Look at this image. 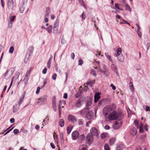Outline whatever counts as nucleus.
I'll list each match as a JSON object with an SVG mask.
<instances>
[{"mask_svg": "<svg viewBox=\"0 0 150 150\" xmlns=\"http://www.w3.org/2000/svg\"><path fill=\"white\" fill-rule=\"evenodd\" d=\"M97 63L98 64V67H99V71L102 72L106 76H108L110 74V73L108 68L106 65L104 64H102V66L103 67V69H101L100 65V63L99 62H97Z\"/></svg>", "mask_w": 150, "mask_h": 150, "instance_id": "obj_2", "label": "nucleus"}, {"mask_svg": "<svg viewBox=\"0 0 150 150\" xmlns=\"http://www.w3.org/2000/svg\"><path fill=\"white\" fill-rule=\"evenodd\" d=\"M79 150H88L87 146L86 145H81L80 147Z\"/></svg>", "mask_w": 150, "mask_h": 150, "instance_id": "obj_18", "label": "nucleus"}, {"mask_svg": "<svg viewBox=\"0 0 150 150\" xmlns=\"http://www.w3.org/2000/svg\"><path fill=\"white\" fill-rule=\"evenodd\" d=\"M129 87L131 91H134V88L133 83L132 82H130L129 83Z\"/></svg>", "mask_w": 150, "mask_h": 150, "instance_id": "obj_28", "label": "nucleus"}, {"mask_svg": "<svg viewBox=\"0 0 150 150\" xmlns=\"http://www.w3.org/2000/svg\"><path fill=\"white\" fill-rule=\"evenodd\" d=\"M12 24H13V22H9L8 23V27L10 29L11 28L12 26Z\"/></svg>", "mask_w": 150, "mask_h": 150, "instance_id": "obj_48", "label": "nucleus"}, {"mask_svg": "<svg viewBox=\"0 0 150 150\" xmlns=\"http://www.w3.org/2000/svg\"><path fill=\"white\" fill-rule=\"evenodd\" d=\"M92 141H87L86 144L87 146L90 145L92 143Z\"/></svg>", "mask_w": 150, "mask_h": 150, "instance_id": "obj_58", "label": "nucleus"}, {"mask_svg": "<svg viewBox=\"0 0 150 150\" xmlns=\"http://www.w3.org/2000/svg\"><path fill=\"white\" fill-rule=\"evenodd\" d=\"M86 84L87 86H89L90 85L91 86L93 84L92 83V81H91L86 82Z\"/></svg>", "mask_w": 150, "mask_h": 150, "instance_id": "obj_51", "label": "nucleus"}, {"mask_svg": "<svg viewBox=\"0 0 150 150\" xmlns=\"http://www.w3.org/2000/svg\"><path fill=\"white\" fill-rule=\"evenodd\" d=\"M119 4L117 3H116L115 5V7L118 10H122V9H120V8L119 7V6H118Z\"/></svg>", "mask_w": 150, "mask_h": 150, "instance_id": "obj_59", "label": "nucleus"}, {"mask_svg": "<svg viewBox=\"0 0 150 150\" xmlns=\"http://www.w3.org/2000/svg\"><path fill=\"white\" fill-rule=\"evenodd\" d=\"M110 128V127L108 125H106L105 127V129H109Z\"/></svg>", "mask_w": 150, "mask_h": 150, "instance_id": "obj_64", "label": "nucleus"}, {"mask_svg": "<svg viewBox=\"0 0 150 150\" xmlns=\"http://www.w3.org/2000/svg\"><path fill=\"white\" fill-rule=\"evenodd\" d=\"M12 73L9 72V71L7 70L6 72L4 74V76L6 79H8L11 76Z\"/></svg>", "mask_w": 150, "mask_h": 150, "instance_id": "obj_11", "label": "nucleus"}, {"mask_svg": "<svg viewBox=\"0 0 150 150\" xmlns=\"http://www.w3.org/2000/svg\"><path fill=\"white\" fill-rule=\"evenodd\" d=\"M14 50V47L13 46L11 47H10L9 50V52L11 53H12L13 52Z\"/></svg>", "mask_w": 150, "mask_h": 150, "instance_id": "obj_39", "label": "nucleus"}, {"mask_svg": "<svg viewBox=\"0 0 150 150\" xmlns=\"http://www.w3.org/2000/svg\"><path fill=\"white\" fill-rule=\"evenodd\" d=\"M112 110L113 109L111 107L107 106L104 108L103 110V113L105 116H107Z\"/></svg>", "mask_w": 150, "mask_h": 150, "instance_id": "obj_5", "label": "nucleus"}, {"mask_svg": "<svg viewBox=\"0 0 150 150\" xmlns=\"http://www.w3.org/2000/svg\"><path fill=\"white\" fill-rule=\"evenodd\" d=\"M78 123L79 125H82L83 124V120L82 119H80L78 120Z\"/></svg>", "mask_w": 150, "mask_h": 150, "instance_id": "obj_43", "label": "nucleus"}, {"mask_svg": "<svg viewBox=\"0 0 150 150\" xmlns=\"http://www.w3.org/2000/svg\"><path fill=\"white\" fill-rule=\"evenodd\" d=\"M117 54L116 56H118L120 55H122L121 53L122 52V50L121 48H118L116 50Z\"/></svg>", "mask_w": 150, "mask_h": 150, "instance_id": "obj_20", "label": "nucleus"}, {"mask_svg": "<svg viewBox=\"0 0 150 150\" xmlns=\"http://www.w3.org/2000/svg\"><path fill=\"white\" fill-rule=\"evenodd\" d=\"M122 122L121 119H119V122L115 121L112 125L113 127L115 129H117L119 128L122 125Z\"/></svg>", "mask_w": 150, "mask_h": 150, "instance_id": "obj_3", "label": "nucleus"}, {"mask_svg": "<svg viewBox=\"0 0 150 150\" xmlns=\"http://www.w3.org/2000/svg\"><path fill=\"white\" fill-rule=\"evenodd\" d=\"M15 17L16 16H12L11 17L10 16L9 18V19L10 21H11V22H13L14 20Z\"/></svg>", "mask_w": 150, "mask_h": 150, "instance_id": "obj_37", "label": "nucleus"}, {"mask_svg": "<svg viewBox=\"0 0 150 150\" xmlns=\"http://www.w3.org/2000/svg\"><path fill=\"white\" fill-rule=\"evenodd\" d=\"M51 12L50 8L49 7L46 8V13L45 17H48L50 13Z\"/></svg>", "mask_w": 150, "mask_h": 150, "instance_id": "obj_24", "label": "nucleus"}, {"mask_svg": "<svg viewBox=\"0 0 150 150\" xmlns=\"http://www.w3.org/2000/svg\"><path fill=\"white\" fill-rule=\"evenodd\" d=\"M64 120L62 119H60L59 124L61 127H62L64 126Z\"/></svg>", "mask_w": 150, "mask_h": 150, "instance_id": "obj_30", "label": "nucleus"}, {"mask_svg": "<svg viewBox=\"0 0 150 150\" xmlns=\"http://www.w3.org/2000/svg\"><path fill=\"white\" fill-rule=\"evenodd\" d=\"M83 64V60L81 59H79V65H81Z\"/></svg>", "mask_w": 150, "mask_h": 150, "instance_id": "obj_57", "label": "nucleus"}, {"mask_svg": "<svg viewBox=\"0 0 150 150\" xmlns=\"http://www.w3.org/2000/svg\"><path fill=\"white\" fill-rule=\"evenodd\" d=\"M111 67L112 69L116 73H118L117 71V67L114 64H112L111 65Z\"/></svg>", "mask_w": 150, "mask_h": 150, "instance_id": "obj_16", "label": "nucleus"}, {"mask_svg": "<svg viewBox=\"0 0 150 150\" xmlns=\"http://www.w3.org/2000/svg\"><path fill=\"white\" fill-rule=\"evenodd\" d=\"M52 107L54 111L56 112L57 110V108L56 103H52Z\"/></svg>", "mask_w": 150, "mask_h": 150, "instance_id": "obj_32", "label": "nucleus"}, {"mask_svg": "<svg viewBox=\"0 0 150 150\" xmlns=\"http://www.w3.org/2000/svg\"><path fill=\"white\" fill-rule=\"evenodd\" d=\"M124 116L123 114L121 112L118 113L117 111H113L108 116V119L110 120H116L119 118H122Z\"/></svg>", "mask_w": 150, "mask_h": 150, "instance_id": "obj_1", "label": "nucleus"}, {"mask_svg": "<svg viewBox=\"0 0 150 150\" xmlns=\"http://www.w3.org/2000/svg\"><path fill=\"white\" fill-rule=\"evenodd\" d=\"M140 29H138L137 31V33L138 34V35L139 36V37H141V36H142V35H141V32H140L139 30Z\"/></svg>", "mask_w": 150, "mask_h": 150, "instance_id": "obj_53", "label": "nucleus"}, {"mask_svg": "<svg viewBox=\"0 0 150 150\" xmlns=\"http://www.w3.org/2000/svg\"><path fill=\"white\" fill-rule=\"evenodd\" d=\"M93 112L92 111H90L86 115V118L88 120L91 119L93 117Z\"/></svg>", "mask_w": 150, "mask_h": 150, "instance_id": "obj_13", "label": "nucleus"}, {"mask_svg": "<svg viewBox=\"0 0 150 150\" xmlns=\"http://www.w3.org/2000/svg\"><path fill=\"white\" fill-rule=\"evenodd\" d=\"M58 28L56 27H54L53 28V32L54 33L56 34L57 32Z\"/></svg>", "mask_w": 150, "mask_h": 150, "instance_id": "obj_36", "label": "nucleus"}, {"mask_svg": "<svg viewBox=\"0 0 150 150\" xmlns=\"http://www.w3.org/2000/svg\"><path fill=\"white\" fill-rule=\"evenodd\" d=\"M57 135L56 134L55 132H54V134H53L54 138L55 141H57Z\"/></svg>", "mask_w": 150, "mask_h": 150, "instance_id": "obj_54", "label": "nucleus"}, {"mask_svg": "<svg viewBox=\"0 0 150 150\" xmlns=\"http://www.w3.org/2000/svg\"><path fill=\"white\" fill-rule=\"evenodd\" d=\"M120 62H123L124 60V57L122 55H121L118 56H116Z\"/></svg>", "mask_w": 150, "mask_h": 150, "instance_id": "obj_19", "label": "nucleus"}, {"mask_svg": "<svg viewBox=\"0 0 150 150\" xmlns=\"http://www.w3.org/2000/svg\"><path fill=\"white\" fill-rule=\"evenodd\" d=\"M139 132L141 133L143 132V128H142V127L141 126H139Z\"/></svg>", "mask_w": 150, "mask_h": 150, "instance_id": "obj_62", "label": "nucleus"}, {"mask_svg": "<svg viewBox=\"0 0 150 150\" xmlns=\"http://www.w3.org/2000/svg\"><path fill=\"white\" fill-rule=\"evenodd\" d=\"M47 69L46 67H45L42 70V73L43 74H45L46 73Z\"/></svg>", "mask_w": 150, "mask_h": 150, "instance_id": "obj_55", "label": "nucleus"}, {"mask_svg": "<svg viewBox=\"0 0 150 150\" xmlns=\"http://www.w3.org/2000/svg\"><path fill=\"white\" fill-rule=\"evenodd\" d=\"M59 21L58 19H57L54 23V27L58 28L59 25Z\"/></svg>", "mask_w": 150, "mask_h": 150, "instance_id": "obj_26", "label": "nucleus"}, {"mask_svg": "<svg viewBox=\"0 0 150 150\" xmlns=\"http://www.w3.org/2000/svg\"><path fill=\"white\" fill-rule=\"evenodd\" d=\"M105 150H110V149L109 147L108 144H106L104 146Z\"/></svg>", "mask_w": 150, "mask_h": 150, "instance_id": "obj_35", "label": "nucleus"}, {"mask_svg": "<svg viewBox=\"0 0 150 150\" xmlns=\"http://www.w3.org/2000/svg\"><path fill=\"white\" fill-rule=\"evenodd\" d=\"M47 83V81L46 80H44L43 83V85L42 86V88L46 85V84Z\"/></svg>", "mask_w": 150, "mask_h": 150, "instance_id": "obj_63", "label": "nucleus"}, {"mask_svg": "<svg viewBox=\"0 0 150 150\" xmlns=\"http://www.w3.org/2000/svg\"><path fill=\"white\" fill-rule=\"evenodd\" d=\"M93 135L91 134V133H88L86 137V141H93Z\"/></svg>", "mask_w": 150, "mask_h": 150, "instance_id": "obj_12", "label": "nucleus"}, {"mask_svg": "<svg viewBox=\"0 0 150 150\" xmlns=\"http://www.w3.org/2000/svg\"><path fill=\"white\" fill-rule=\"evenodd\" d=\"M110 86L112 87V90H115L116 89L115 86L112 83L110 84Z\"/></svg>", "mask_w": 150, "mask_h": 150, "instance_id": "obj_60", "label": "nucleus"}, {"mask_svg": "<svg viewBox=\"0 0 150 150\" xmlns=\"http://www.w3.org/2000/svg\"><path fill=\"white\" fill-rule=\"evenodd\" d=\"M28 77H24V79L23 80L25 83V84H27L28 82Z\"/></svg>", "mask_w": 150, "mask_h": 150, "instance_id": "obj_45", "label": "nucleus"}, {"mask_svg": "<svg viewBox=\"0 0 150 150\" xmlns=\"http://www.w3.org/2000/svg\"><path fill=\"white\" fill-rule=\"evenodd\" d=\"M125 9H126V10H127V11H131V8H130V7L128 4L126 5V8H125Z\"/></svg>", "mask_w": 150, "mask_h": 150, "instance_id": "obj_46", "label": "nucleus"}, {"mask_svg": "<svg viewBox=\"0 0 150 150\" xmlns=\"http://www.w3.org/2000/svg\"><path fill=\"white\" fill-rule=\"evenodd\" d=\"M66 101L64 100H59V105L58 106H60V107H62V103H63L64 104V105L66 103Z\"/></svg>", "mask_w": 150, "mask_h": 150, "instance_id": "obj_34", "label": "nucleus"}, {"mask_svg": "<svg viewBox=\"0 0 150 150\" xmlns=\"http://www.w3.org/2000/svg\"><path fill=\"white\" fill-rule=\"evenodd\" d=\"M90 133H91L93 135H96L97 137H98V131L96 128L93 127L91 128L90 131Z\"/></svg>", "mask_w": 150, "mask_h": 150, "instance_id": "obj_7", "label": "nucleus"}, {"mask_svg": "<svg viewBox=\"0 0 150 150\" xmlns=\"http://www.w3.org/2000/svg\"><path fill=\"white\" fill-rule=\"evenodd\" d=\"M57 76V75L56 73L54 74L52 76V79L55 80L56 79V78Z\"/></svg>", "mask_w": 150, "mask_h": 150, "instance_id": "obj_52", "label": "nucleus"}, {"mask_svg": "<svg viewBox=\"0 0 150 150\" xmlns=\"http://www.w3.org/2000/svg\"><path fill=\"white\" fill-rule=\"evenodd\" d=\"M107 135V133H103L101 134L100 137L101 139H103L106 137Z\"/></svg>", "mask_w": 150, "mask_h": 150, "instance_id": "obj_27", "label": "nucleus"}, {"mask_svg": "<svg viewBox=\"0 0 150 150\" xmlns=\"http://www.w3.org/2000/svg\"><path fill=\"white\" fill-rule=\"evenodd\" d=\"M105 99H103L101 100H100L98 103V106L100 107L101 105H104L105 104Z\"/></svg>", "mask_w": 150, "mask_h": 150, "instance_id": "obj_22", "label": "nucleus"}, {"mask_svg": "<svg viewBox=\"0 0 150 150\" xmlns=\"http://www.w3.org/2000/svg\"><path fill=\"white\" fill-rule=\"evenodd\" d=\"M56 97L55 96H53L52 98V103H56Z\"/></svg>", "mask_w": 150, "mask_h": 150, "instance_id": "obj_42", "label": "nucleus"}, {"mask_svg": "<svg viewBox=\"0 0 150 150\" xmlns=\"http://www.w3.org/2000/svg\"><path fill=\"white\" fill-rule=\"evenodd\" d=\"M34 50V47L33 46H31L28 49V50L30 52V53L28 55L29 56L30 55V54L31 53H32L33 51Z\"/></svg>", "mask_w": 150, "mask_h": 150, "instance_id": "obj_29", "label": "nucleus"}, {"mask_svg": "<svg viewBox=\"0 0 150 150\" xmlns=\"http://www.w3.org/2000/svg\"><path fill=\"white\" fill-rule=\"evenodd\" d=\"M40 88L39 87H38L37 88V90L36 91V94H38L39 92L40 91Z\"/></svg>", "mask_w": 150, "mask_h": 150, "instance_id": "obj_56", "label": "nucleus"}, {"mask_svg": "<svg viewBox=\"0 0 150 150\" xmlns=\"http://www.w3.org/2000/svg\"><path fill=\"white\" fill-rule=\"evenodd\" d=\"M11 126L7 128L5 131L4 132H6L4 134V135H5L6 134H7L9 132H10L11 131L12 129H13L14 127H13L11 128L10 129L11 127Z\"/></svg>", "mask_w": 150, "mask_h": 150, "instance_id": "obj_23", "label": "nucleus"}, {"mask_svg": "<svg viewBox=\"0 0 150 150\" xmlns=\"http://www.w3.org/2000/svg\"><path fill=\"white\" fill-rule=\"evenodd\" d=\"M116 107V105L115 104H113L112 105V107H111L113 109V110L115 109Z\"/></svg>", "mask_w": 150, "mask_h": 150, "instance_id": "obj_61", "label": "nucleus"}, {"mask_svg": "<svg viewBox=\"0 0 150 150\" xmlns=\"http://www.w3.org/2000/svg\"><path fill=\"white\" fill-rule=\"evenodd\" d=\"M81 92L80 91H79V92H77L75 94V97L76 98H78L81 95Z\"/></svg>", "mask_w": 150, "mask_h": 150, "instance_id": "obj_38", "label": "nucleus"}, {"mask_svg": "<svg viewBox=\"0 0 150 150\" xmlns=\"http://www.w3.org/2000/svg\"><path fill=\"white\" fill-rule=\"evenodd\" d=\"M13 132L15 134L18 133L19 132V130L17 129H15L13 130Z\"/></svg>", "mask_w": 150, "mask_h": 150, "instance_id": "obj_50", "label": "nucleus"}, {"mask_svg": "<svg viewBox=\"0 0 150 150\" xmlns=\"http://www.w3.org/2000/svg\"><path fill=\"white\" fill-rule=\"evenodd\" d=\"M47 96L46 95L41 96L40 98L38 99L37 103L39 105H42L47 101Z\"/></svg>", "mask_w": 150, "mask_h": 150, "instance_id": "obj_4", "label": "nucleus"}, {"mask_svg": "<svg viewBox=\"0 0 150 150\" xmlns=\"http://www.w3.org/2000/svg\"><path fill=\"white\" fill-rule=\"evenodd\" d=\"M72 128L71 127V126H68L67 128V132L68 134H69L70 133L71 131V130Z\"/></svg>", "mask_w": 150, "mask_h": 150, "instance_id": "obj_33", "label": "nucleus"}, {"mask_svg": "<svg viewBox=\"0 0 150 150\" xmlns=\"http://www.w3.org/2000/svg\"><path fill=\"white\" fill-rule=\"evenodd\" d=\"M85 137L83 134H81L79 136V138L81 140H83L85 139Z\"/></svg>", "mask_w": 150, "mask_h": 150, "instance_id": "obj_44", "label": "nucleus"}, {"mask_svg": "<svg viewBox=\"0 0 150 150\" xmlns=\"http://www.w3.org/2000/svg\"><path fill=\"white\" fill-rule=\"evenodd\" d=\"M91 104V99L90 100H89V102H88L86 104V106L87 107H89L90 106Z\"/></svg>", "mask_w": 150, "mask_h": 150, "instance_id": "obj_47", "label": "nucleus"}, {"mask_svg": "<svg viewBox=\"0 0 150 150\" xmlns=\"http://www.w3.org/2000/svg\"><path fill=\"white\" fill-rule=\"evenodd\" d=\"M100 93L99 92L96 93L94 96V101L95 103H97L100 98Z\"/></svg>", "mask_w": 150, "mask_h": 150, "instance_id": "obj_8", "label": "nucleus"}, {"mask_svg": "<svg viewBox=\"0 0 150 150\" xmlns=\"http://www.w3.org/2000/svg\"><path fill=\"white\" fill-rule=\"evenodd\" d=\"M30 71H31L30 69V70H29L27 72L26 74L25 75V77H28V76H30Z\"/></svg>", "mask_w": 150, "mask_h": 150, "instance_id": "obj_49", "label": "nucleus"}, {"mask_svg": "<svg viewBox=\"0 0 150 150\" xmlns=\"http://www.w3.org/2000/svg\"><path fill=\"white\" fill-rule=\"evenodd\" d=\"M91 74L94 76H96L97 75L96 71L94 70H92L91 72Z\"/></svg>", "mask_w": 150, "mask_h": 150, "instance_id": "obj_41", "label": "nucleus"}, {"mask_svg": "<svg viewBox=\"0 0 150 150\" xmlns=\"http://www.w3.org/2000/svg\"><path fill=\"white\" fill-rule=\"evenodd\" d=\"M52 58V55H51V57L48 60L47 64V67L48 68H50V67L51 66V61Z\"/></svg>", "mask_w": 150, "mask_h": 150, "instance_id": "obj_21", "label": "nucleus"}, {"mask_svg": "<svg viewBox=\"0 0 150 150\" xmlns=\"http://www.w3.org/2000/svg\"><path fill=\"white\" fill-rule=\"evenodd\" d=\"M125 146L122 144H117L116 150H121L125 147Z\"/></svg>", "mask_w": 150, "mask_h": 150, "instance_id": "obj_15", "label": "nucleus"}, {"mask_svg": "<svg viewBox=\"0 0 150 150\" xmlns=\"http://www.w3.org/2000/svg\"><path fill=\"white\" fill-rule=\"evenodd\" d=\"M13 0H8V8L12 9L13 7Z\"/></svg>", "mask_w": 150, "mask_h": 150, "instance_id": "obj_10", "label": "nucleus"}, {"mask_svg": "<svg viewBox=\"0 0 150 150\" xmlns=\"http://www.w3.org/2000/svg\"><path fill=\"white\" fill-rule=\"evenodd\" d=\"M81 100L80 99L78 100L76 104V106L78 108H80L81 106Z\"/></svg>", "mask_w": 150, "mask_h": 150, "instance_id": "obj_17", "label": "nucleus"}, {"mask_svg": "<svg viewBox=\"0 0 150 150\" xmlns=\"http://www.w3.org/2000/svg\"><path fill=\"white\" fill-rule=\"evenodd\" d=\"M22 4L20 8V12L21 13H22L23 12L26 4H25L23 1L22 2Z\"/></svg>", "mask_w": 150, "mask_h": 150, "instance_id": "obj_9", "label": "nucleus"}, {"mask_svg": "<svg viewBox=\"0 0 150 150\" xmlns=\"http://www.w3.org/2000/svg\"><path fill=\"white\" fill-rule=\"evenodd\" d=\"M145 107V109L146 111H150V108L147 105L144 106Z\"/></svg>", "mask_w": 150, "mask_h": 150, "instance_id": "obj_40", "label": "nucleus"}, {"mask_svg": "<svg viewBox=\"0 0 150 150\" xmlns=\"http://www.w3.org/2000/svg\"><path fill=\"white\" fill-rule=\"evenodd\" d=\"M68 119L69 120H71L73 122H74L76 121V117L72 115H69L68 117Z\"/></svg>", "mask_w": 150, "mask_h": 150, "instance_id": "obj_14", "label": "nucleus"}, {"mask_svg": "<svg viewBox=\"0 0 150 150\" xmlns=\"http://www.w3.org/2000/svg\"><path fill=\"white\" fill-rule=\"evenodd\" d=\"M79 134L78 132L75 131L72 133L71 136L72 139L74 140H76L79 137Z\"/></svg>", "mask_w": 150, "mask_h": 150, "instance_id": "obj_6", "label": "nucleus"}, {"mask_svg": "<svg viewBox=\"0 0 150 150\" xmlns=\"http://www.w3.org/2000/svg\"><path fill=\"white\" fill-rule=\"evenodd\" d=\"M105 54L107 58L109 59V60L111 62H112V61L111 59V57L110 56L108 55V53H105Z\"/></svg>", "mask_w": 150, "mask_h": 150, "instance_id": "obj_31", "label": "nucleus"}, {"mask_svg": "<svg viewBox=\"0 0 150 150\" xmlns=\"http://www.w3.org/2000/svg\"><path fill=\"white\" fill-rule=\"evenodd\" d=\"M52 26L50 25L48 27L46 28V30L49 33H51L52 32Z\"/></svg>", "mask_w": 150, "mask_h": 150, "instance_id": "obj_25", "label": "nucleus"}]
</instances>
